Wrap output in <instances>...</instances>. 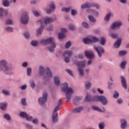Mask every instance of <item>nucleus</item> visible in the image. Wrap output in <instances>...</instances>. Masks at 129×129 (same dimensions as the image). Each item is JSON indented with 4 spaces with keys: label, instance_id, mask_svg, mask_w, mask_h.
Segmentation results:
<instances>
[{
    "label": "nucleus",
    "instance_id": "1",
    "mask_svg": "<svg viewBox=\"0 0 129 129\" xmlns=\"http://www.w3.org/2000/svg\"><path fill=\"white\" fill-rule=\"evenodd\" d=\"M84 44H90L92 43H97V42H100V45L101 46H104L106 43V39L105 38L102 37L99 38L95 36L92 35H88L86 37L83 39Z\"/></svg>",
    "mask_w": 129,
    "mask_h": 129
},
{
    "label": "nucleus",
    "instance_id": "2",
    "mask_svg": "<svg viewBox=\"0 0 129 129\" xmlns=\"http://www.w3.org/2000/svg\"><path fill=\"white\" fill-rule=\"evenodd\" d=\"M61 90L66 93V99L67 102H70L71 100L72 94H74L75 91L73 88L68 87V83H63L61 84Z\"/></svg>",
    "mask_w": 129,
    "mask_h": 129
},
{
    "label": "nucleus",
    "instance_id": "3",
    "mask_svg": "<svg viewBox=\"0 0 129 129\" xmlns=\"http://www.w3.org/2000/svg\"><path fill=\"white\" fill-rule=\"evenodd\" d=\"M9 62L5 59H2L0 60V72H4L5 74H8V75H12L13 74V72L11 71L8 64Z\"/></svg>",
    "mask_w": 129,
    "mask_h": 129
},
{
    "label": "nucleus",
    "instance_id": "4",
    "mask_svg": "<svg viewBox=\"0 0 129 129\" xmlns=\"http://www.w3.org/2000/svg\"><path fill=\"white\" fill-rule=\"evenodd\" d=\"M57 20V18L56 17H45L41 19L37 20L36 21V24L37 25H42L43 24H45V25H48L49 24H51V23H53L55 22Z\"/></svg>",
    "mask_w": 129,
    "mask_h": 129
},
{
    "label": "nucleus",
    "instance_id": "5",
    "mask_svg": "<svg viewBox=\"0 0 129 129\" xmlns=\"http://www.w3.org/2000/svg\"><path fill=\"white\" fill-rule=\"evenodd\" d=\"M56 10V5H55V2L51 1L47 5V8H46L44 11L46 14L50 15L52 13H54Z\"/></svg>",
    "mask_w": 129,
    "mask_h": 129
},
{
    "label": "nucleus",
    "instance_id": "6",
    "mask_svg": "<svg viewBox=\"0 0 129 129\" xmlns=\"http://www.w3.org/2000/svg\"><path fill=\"white\" fill-rule=\"evenodd\" d=\"M29 12L27 11L23 12L20 17V22L21 24H23V25H27L29 22Z\"/></svg>",
    "mask_w": 129,
    "mask_h": 129
},
{
    "label": "nucleus",
    "instance_id": "7",
    "mask_svg": "<svg viewBox=\"0 0 129 129\" xmlns=\"http://www.w3.org/2000/svg\"><path fill=\"white\" fill-rule=\"evenodd\" d=\"M94 50L97 53V55L99 58L101 57L103 54H104V48L101 46H93Z\"/></svg>",
    "mask_w": 129,
    "mask_h": 129
},
{
    "label": "nucleus",
    "instance_id": "8",
    "mask_svg": "<svg viewBox=\"0 0 129 129\" xmlns=\"http://www.w3.org/2000/svg\"><path fill=\"white\" fill-rule=\"evenodd\" d=\"M47 97H48V93L44 92L42 94V96L38 98V103L40 105H44L47 101Z\"/></svg>",
    "mask_w": 129,
    "mask_h": 129
},
{
    "label": "nucleus",
    "instance_id": "9",
    "mask_svg": "<svg viewBox=\"0 0 129 129\" xmlns=\"http://www.w3.org/2000/svg\"><path fill=\"white\" fill-rule=\"evenodd\" d=\"M85 99L87 101H100V96H95L93 98H91L90 95L88 94L86 96Z\"/></svg>",
    "mask_w": 129,
    "mask_h": 129
},
{
    "label": "nucleus",
    "instance_id": "10",
    "mask_svg": "<svg viewBox=\"0 0 129 129\" xmlns=\"http://www.w3.org/2000/svg\"><path fill=\"white\" fill-rule=\"evenodd\" d=\"M122 25V24L120 22H114L110 25V28L112 30L115 31V30L120 29Z\"/></svg>",
    "mask_w": 129,
    "mask_h": 129
},
{
    "label": "nucleus",
    "instance_id": "11",
    "mask_svg": "<svg viewBox=\"0 0 129 129\" xmlns=\"http://www.w3.org/2000/svg\"><path fill=\"white\" fill-rule=\"evenodd\" d=\"M53 41H54V38L50 37L47 38L46 39H42L40 41V43L41 44H42V45H43L44 46H46L47 45H49L50 43H52Z\"/></svg>",
    "mask_w": 129,
    "mask_h": 129
},
{
    "label": "nucleus",
    "instance_id": "12",
    "mask_svg": "<svg viewBox=\"0 0 129 129\" xmlns=\"http://www.w3.org/2000/svg\"><path fill=\"white\" fill-rule=\"evenodd\" d=\"M73 62L74 64H76L78 65V68H84L85 67V65H86V60H83L80 62H77V60H75V59H73Z\"/></svg>",
    "mask_w": 129,
    "mask_h": 129
},
{
    "label": "nucleus",
    "instance_id": "13",
    "mask_svg": "<svg viewBox=\"0 0 129 129\" xmlns=\"http://www.w3.org/2000/svg\"><path fill=\"white\" fill-rule=\"evenodd\" d=\"M46 73V77H43L42 79L45 81H49L50 79L53 77V74H52V72H51L50 69H47Z\"/></svg>",
    "mask_w": 129,
    "mask_h": 129
},
{
    "label": "nucleus",
    "instance_id": "14",
    "mask_svg": "<svg viewBox=\"0 0 129 129\" xmlns=\"http://www.w3.org/2000/svg\"><path fill=\"white\" fill-rule=\"evenodd\" d=\"M120 127L121 129H125L127 127V120L125 118H121L120 119Z\"/></svg>",
    "mask_w": 129,
    "mask_h": 129
},
{
    "label": "nucleus",
    "instance_id": "15",
    "mask_svg": "<svg viewBox=\"0 0 129 129\" xmlns=\"http://www.w3.org/2000/svg\"><path fill=\"white\" fill-rule=\"evenodd\" d=\"M9 15V11L4 9L3 8H0V19L4 18V16L7 17Z\"/></svg>",
    "mask_w": 129,
    "mask_h": 129
},
{
    "label": "nucleus",
    "instance_id": "16",
    "mask_svg": "<svg viewBox=\"0 0 129 129\" xmlns=\"http://www.w3.org/2000/svg\"><path fill=\"white\" fill-rule=\"evenodd\" d=\"M85 55L89 59H93L94 58V53L89 50L85 51Z\"/></svg>",
    "mask_w": 129,
    "mask_h": 129
},
{
    "label": "nucleus",
    "instance_id": "17",
    "mask_svg": "<svg viewBox=\"0 0 129 129\" xmlns=\"http://www.w3.org/2000/svg\"><path fill=\"white\" fill-rule=\"evenodd\" d=\"M46 72V70L45 68L42 66H40L39 67V71H38V75L39 76H44L45 73Z\"/></svg>",
    "mask_w": 129,
    "mask_h": 129
},
{
    "label": "nucleus",
    "instance_id": "18",
    "mask_svg": "<svg viewBox=\"0 0 129 129\" xmlns=\"http://www.w3.org/2000/svg\"><path fill=\"white\" fill-rule=\"evenodd\" d=\"M103 105H107L108 103L107 99L104 96H100V101Z\"/></svg>",
    "mask_w": 129,
    "mask_h": 129
},
{
    "label": "nucleus",
    "instance_id": "19",
    "mask_svg": "<svg viewBox=\"0 0 129 129\" xmlns=\"http://www.w3.org/2000/svg\"><path fill=\"white\" fill-rule=\"evenodd\" d=\"M56 43L54 42H51L49 45L48 46L47 49L49 52H53L54 50H55V48H56Z\"/></svg>",
    "mask_w": 129,
    "mask_h": 129
},
{
    "label": "nucleus",
    "instance_id": "20",
    "mask_svg": "<svg viewBox=\"0 0 129 129\" xmlns=\"http://www.w3.org/2000/svg\"><path fill=\"white\" fill-rule=\"evenodd\" d=\"M120 79L122 87L125 89H127V86L126 85V80H125V78H124L123 76H121Z\"/></svg>",
    "mask_w": 129,
    "mask_h": 129
},
{
    "label": "nucleus",
    "instance_id": "21",
    "mask_svg": "<svg viewBox=\"0 0 129 129\" xmlns=\"http://www.w3.org/2000/svg\"><path fill=\"white\" fill-rule=\"evenodd\" d=\"M73 55V52L72 50H66L63 53H62V56L63 57H71L72 55Z\"/></svg>",
    "mask_w": 129,
    "mask_h": 129
},
{
    "label": "nucleus",
    "instance_id": "22",
    "mask_svg": "<svg viewBox=\"0 0 129 129\" xmlns=\"http://www.w3.org/2000/svg\"><path fill=\"white\" fill-rule=\"evenodd\" d=\"M8 102H3L0 103V109L3 110V111H5L7 110V108H8Z\"/></svg>",
    "mask_w": 129,
    "mask_h": 129
},
{
    "label": "nucleus",
    "instance_id": "23",
    "mask_svg": "<svg viewBox=\"0 0 129 129\" xmlns=\"http://www.w3.org/2000/svg\"><path fill=\"white\" fill-rule=\"evenodd\" d=\"M92 86V84L89 81H87L85 82V88L86 90H89Z\"/></svg>",
    "mask_w": 129,
    "mask_h": 129
},
{
    "label": "nucleus",
    "instance_id": "24",
    "mask_svg": "<svg viewBox=\"0 0 129 129\" xmlns=\"http://www.w3.org/2000/svg\"><path fill=\"white\" fill-rule=\"evenodd\" d=\"M121 41H122L121 38L117 39V41H116L114 43V47L116 48H119L121 44Z\"/></svg>",
    "mask_w": 129,
    "mask_h": 129
},
{
    "label": "nucleus",
    "instance_id": "25",
    "mask_svg": "<svg viewBox=\"0 0 129 129\" xmlns=\"http://www.w3.org/2000/svg\"><path fill=\"white\" fill-rule=\"evenodd\" d=\"M3 118H4L5 120H7V121H11L12 120V116L8 113H6L4 114Z\"/></svg>",
    "mask_w": 129,
    "mask_h": 129
},
{
    "label": "nucleus",
    "instance_id": "26",
    "mask_svg": "<svg viewBox=\"0 0 129 129\" xmlns=\"http://www.w3.org/2000/svg\"><path fill=\"white\" fill-rule=\"evenodd\" d=\"M83 109V106L78 107L77 108H75L73 110V112L74 113H80L81 111H82V110Z\"/></svg>",
    "mask_w": 129,
    "mask_h": 129
},
{
    "label": "nucleus",
    "instance_id": "27",
    "mask_svg": "<svg viewBox=\"0 0 129 129\" xmlns=\"http://www.w3.org/2000/svg\"><path fill=\"white\" fill-rule=\"evenodd\" d=\"M44 29H45V26H44V25H42V24H41L40 28H38L36 30V35L39 36L40 35H41L42 31H43V30H44Z\"/></svg>",
    "mask_w": 129,
    "mask_h": 129
},
{
    "label": "nucleus",
    "instance_id": "28",
    "mask_svg": "<svg viewBox=\"0 0 129 129\" xmlns=\"http://www.w3.org/2000/svg\"><path fill=\"white\" fill-rule=\"evenodd\" d=\"M88 13H91V14H93L94 16L96 17H98L99 16V13H98V11L96 10H92V9H89L87 10Z\"/></svg>",
    "mask_w": 129,
    "mask_h": 129
},
{
    "label": "nucleus",
    "instance_id": "29",
    "mask_svg": "<svg viewBox=\"0 0 129 129\" xmlns=\"http://www.w3.org/2000/svg\"><path fill=\"white\" fill-rule=\"evenodd\" d=\"M53 80L55 85H57V86H59V85H60V78H59V77L55 76L53 78Z\"/></svg>",
    "mask_w": 129,
    "mask_h": 129
},
{
    "label": "nucleus",
    "instance_id": "30",
    "mask_svg": "<svg viewBox=\"0 0 129 129\" xmlns=\"http://www.w3.org/2000/svg\"><path fill=\"white\" fill-rule=\"evenodd\" d=\"M52 118L53 122H57L58 121V113H53Z\"/></svg>",
    "mask_w": 129,
    "mask_h": 129
},
{
    "label": "nucleus",
    "instance_id": "31",
    "mask_svg": "<svg viewBox=\"0 0 129 129\" xmlns=\"http://www.w3.org/2000/svg\"><path fill=\"white\" fill-rule=\"evenodd\" d=\"M83 58H84V54H83V53H79L78 55H76L75 57L73 58V59H75L77 61L78 59H83Z\"/></svg>",
    "mask_w": 129,
    "mask_h": 129
},
{
    "label": "nucleus",
    "instance_id": "32",
    "mask_svg": "<svg viewBox=\"0 0 129 129\" xmlns=\"http://www.w3.org/2000/svg\"><path fill=\"white\" fill-rule=\"evenodd\" d=\"M111 17V13H107L104 18L105 22H109L110 18Z\"/></svg>",
    "mask_w": 129,
    "mask_h": 129
},
{
    "label": "nucleus",
    "instance_id": "33",
    "mask_svg": "<svg viewBox=\"0 0 129 129\" xmlns=\"http://www.w3.org/2000/svg\"><path fill=\"white\" fill-rule=\"evenodd\" d=\"M2 5L5 8H9L10 7V1L9 0H3Z\"/></svg>",
    "mask_w": 129,
    "mask_h": 129
},
{
    "label": "nucleus",
    "instance_id": "34",
    "mask_svg": "<svg viewBox=\"0 0 129 129\" xmlns=\"http://www.w3.org/2000/svg\"><path fill=\"white\" fill-rule=\"evenodd\" d=\"M78 73L81 77H83L84 76V70L82 68H78Z\"/></svg>",
    "mask_w": 129,
    "mask_h": 129
},
{
    "label": "nucleus",
    "instance_id": "35",
    "mask_svg": "<svg viewBox=\"0 0 129 129\" xmlns=\"http://www.w3.org/2000/svg\"><path fill=\"white\" fill-rule=\"evenodd\" d=\"M82 99V97L76 96L74 99V103L76 105H77V103L79 102L80 100Z\"/></svg>",
    "mask_w": 129,
    "mask_h": 129
},
{
    "label": "nucleus",
    "instance_id": "36",
    "mask_svg": "<svg viewBox=\"0 0 129 129\" xmlns=\"http://www.w3.org/2000/svg\"><path fill=\"white\" fill-rule=\"evenodd\" d=\"M127 62L125 60H123L120 64V67L121 69H125V66H126Z\"/></svg>",
    "mask_w": 129,
    "mask_h": 129
},
{
    "label": "nucleus",
    "instance_id": "37",
    "mask_svg": "<svg viewBox=\"0 0 129 129\" xmlns=\"http://www.w3.org/2000/svg\"><path fill=\"white\" fill-rule=\"evenodd\" d=\"M92 109L93 110H96V111H98L99 112H103V111L101 109L96 106H92Z\"/></svg>",
    "mask_w": 129,
    "mask_h": 129
},
{
    "label": "nucleus",
    "instance_id": "38",
    "mask_svg": "<svg viewBox=\"0 0 129 129\" xmlns=\"http://www.w3.org/2000/svg\"><path fill=\"white\" fill-rule=\"evenodd\" d=\"M29 83L30 87L32 89H34V88L36 87V83H35V81H34V80H30L29 81Z\"/></svg>",
    "mask_w": 129,
    "mask_h": 129
},
{
    "label": "nucleus",
    "instance_id": "39",
    "mask_svg": "<svg viewBox=\"0 0 129 129\" xmlns=\"http://www.w3.org/2000/svg\"><path fill=\"white\" fill-rule=\"evenodd\" d=\"M88 18L90 22H91L92 23H96V19L93 16L89 15L88 16Z\"/></svg>",
    "mask_w": 129,
    "mask_h": 129
},
{
    "label": "nucleus",
    "instance_id": "40",
    "mask_svg": "<svg viewBox=\"0 0 129 129\" xmlns=\"http://www.w3.org/2000/svg\"><path fill=\"white\" fill-rule=\"evenodd\" d=\"M61 11L63 13H69V12L71 11V7H69V8L63 7L61 9Z\"/></svg>",
    "mask_w": 129,
    "mask_h": 129
},
{
    "label": "nucleus",
    "instance_id": "41",
    "mask_svg": "<svg viewBox=\"0 0 129 129\" xmlns=\"http://www.w3.org/2000/svg\"><path fill=\"white\" fill-rule=\"evenodd\" d=\"M82 26L83 28H85V29H89L90 26L89 24L87 22H83L82 23Z\"/></svg>",
    "mask_w": 129,
    "mask_h": 129
},
{
    "label": "nucleus",
    "instance_id": "42",
    "mask_svg": "<svg viewBox=\"0 0 129 129\" xmlns=\"http://www.w3.org/2000/svg\"><path fill=\"white\" fill-rule=\"evenodd\" d=\"M68 28L70 30H71V31H75V30H76V27L74 24H69Z\"/></svg>",
    "mask_w": 129,
    "mask_h": 129
},
{
    "label": "nucleus",
    "instance_id": "43",
    "mask_svg": "<svg viewBox=\"0 0 129 129\" xmlns=\"http://www.w3.org/2000/svg\"><path fill=\"white\" fill-rule=\"evenodd\" d=\"M91 6V4H88V3H86L85 4H83L81 8L82 9V10H83L84 9H87L88 8H90Z\"/></svg>",
    "mask_w": 129,
    "mask_h": 129
},
{
    "label": "nucleus",
    "instance_id": "44",
    "mask_svg": "<svg viewBox=\"0 0 129 129\" xmlns=\"http://www.w3.org/2000/svg\"><path fill=\"white\" fill-rule=\"evenodd\" d=\"M27 115H28V113H27V112H24V111L21 112L19 113V116L21 117H22L23 118H26Z\"/></svg>",
    "mask_w": 129,
    "mask_h": 129
},
{
    "label": "nucleus",
    "instance_id": "45",
    "mask_svg": "<svg viewBox=\"0 0 129 129\" xmlns=\"http://www.w3.org/2000/svg\"><path fill=\"white\" fill-rule=\"evenodd\" d=\"M91 7H94V8H96L97 10L100 9V6L97 3H92L91 4Z\"/></svg>",
    "mask_w": 129,
    "mask_h": 129
},
{
    "label": "nucleus",
    "instance_id": "46",
    "mask_svg": "<svg viewBox=\"0 0 129 129\" xmlns=\"http://www.w3.org/2000/svg\"><path fill=\"white\" fill-rule=\"evenodd\" d=\"M32 13L35 17H41V13H40V12H38L37 10H33Z\"/></svg>",
    "mask_w": 129,
    "mask_h": 129
},
{
    "label": "nucleus",
    "instance_id": "47",
    "mask_svg": "<svg viewBox=\"0 0 129 129\" xmlns=\"http://www.w3.org/2000/svg\"><path fill=\"white\" fill-rule=\"evenodd\" d=\"M64 38H66V34L62 32L58 34V39H59V40H62V39H64Z\"/></svg>",
    "mask_w": 129,
    "mask_h": 129
},
{
    "label": "nucleus",
    "instance_id": "48",
    "mask_svg": "<svg viewBox=\"0 0 129 129\" xmlns=\"http://www.w3.org/2000/svg\"><path fill=\"white\" fill-rule=\"evenodd\" d=\"M38 44L39 42H38V41L37 40H32L31 42V45L33 47H37V46H38Z\"/></svg>",
    "mask_w": 129,
    "mask_h": 129
},
{
    "label": "nucleus",
    "instance_id": "49",
    "mask_svg": "<svg viewBox=\"0 0 129 129\" xmlns=\"http://www.w3.org/2000/svg\"><path fill=\"white\" fill-rule=\"evenodd\" d=\"M13 24H14V21H13L12 19H7L6 21V25H13Z\"/></svg>",
    "mask_w": 129,
    "mask_h": 129
},
{
    "label": "nucleus",
    "instance_id": "50",
    "mask_svg": "<svg viewBox=\"0 0 129 129\" xmlns=\"http://www.w3.org/2000/svg\"><path fill=\"white\" fill-rule=\"evenodd\" d=\"M31 74H32V68L28 67L27 68V76H31Z\"/></svg>",
    "mask_w": 129,
    "mask_h": 129
},
{
    "label": "nucleus",
    "instance_id": "51",
    "mask_svg": "<svg viewBox=\"0 0 129 129\" xmlns=\"http://www.w3.org/2000/svg\"><path fill=\"white\" fill-rule=\"evenodd\" d=\"M21 104L24 106H27V99L26 98L21 99Z\"/></svg>",
    "mask_w": 129,
    "mask_h": 129
},
{
    "label": "nucleus",
    "instance_id": "52",
    "mask_svg": "<svg viewBox=\"0 0 129 129\" xmlns=\"http://www.w3.org/2000/svg\"><path fill=\"white\" fill-rule=\"evenodd\" d=\"M23 36L25 39H29L30 38V32L26 31L23 33Z\"/></svg>",
    "mask_w": 129,
    "mask_h": 129
},
{
    "label": "nucleus",
    "instance_id": "53",
    "mask_svg": "<svg viewBox=\"0 0 129 129\" xmlns=\"http://www.w3.org/2000/svg\"><path fill=\"white\" fill-rule=\"evenodd\" d=\"M127 54V51L125 50H121L119 52V56H124V55H126Z\"/></svg>",
    "mask_w": 129,
    "mask_h": 129
},
{
    "label": "nucleus",
    "instance_id": "54",
    "mask_svg": "<svg viewBox=\"0 0 129 129\" xmlns=\"http://www.w3.org/2000/svg\"><path fill=\"white\" fill-rule=\"evenodd\" d=\"M2 93L4 94V95H10L11 94V93H10V91L3 89L2 90Z\"/></svg>",
    "mask_w": 129,
    "mask_h": 129
},
{
    "label": "nucleus",
    "instance_id": "55",
    "mask_svg": "<svg viewBox=\"0 0 129 129\" xmlns=\"http://www.w3.org/2000/svg\"><path fill=\"white\" fill-rule=\"evenodd\" d=\"M77 14H78V12H77V10H74V9H72L71 10V15H72V16H76V15H77Z\"/></svg>",
    "mask_w": 129,
    "mask_h": 129
},
{
    "label": "nucleus",
    "instance_id": "56",
    "mask_svg": "<svg viewBox=\"0 0 129 129\" xmlns=\"http://www.w3.org/2000/svg\"><path fill=\"white\" fill-rule=\"evenodd\" d=\"M70 47H71V41H68L66 43L65 48H66V49H69Z\"/></svg>",
    "mask_w": 129,
    "mask_h": 129
},
{
    "label": "nucleus",
    "instance_id": "57",
    "mask_svg": "<svg viewBox=\"0 0 129 129\" xmlns=\"http://www.w3.org/2000/svg\"><path fill=\"white\" fill-rule=\"evenodd\" d=\"M22 66L23 68H27L29 66V63H28V61H24L22 63Z\"/></svg>",
    "mask_w": 129,
    "mask_h": 129
},
{
    "label": "nucleus",
    "instance_id": "58",
    "mask_svg": "<svg viewBox=\"0 0 129 129\" xmlns=\"http://www.w3.org/2000/svg\"><path fill=\"white\" fill-rule=\"evenodd\" d=\"M98 126L99 129H104L105 125L104 124V123L102 122L99 123Z\"/></svg>",
    "mask_w": 129,
    "mask_h": 129
},
{
    "label": "nucleus",
    "instance_id": "59",
    "mask_svg": "<svg viewBox=\"0 0 129 129\" xmlns=\"http://www.w3.org/2000/svg\"><path fill=\"white\" fill-rule=\"evenodd\" d=\"M66 71L67 73H68V74H69V75H70V76H72V77L74 76L73 73L72 72V71H71V70L66 69Z\"/></svg>",
    "mask_w": 129,
    "mask_h": 129
},
{
    "label": "nucleus",
    "instance_id": "60",
    "mask_svg": "<svg viewBox=\"0 0 129 129\" xmlns=\"http://www.w3.org/2000/svg\"><path fill=\"white\" fill-rule=\"evenodd\" d=\"M7 32H13V28L11 26H8L6 28Z\"/></svg>",
    "mask_w": 129,
    "mask_h": 129
},
{
    "label": "nucleus",
    "instance_id": "61",
    "mask_svg": "<svg viewBox=\"0 0 129 129\" xmlns=\"http://www.w3.org/2000/svg\"><path fill=\"white\" fill-rule=\"evenodd\" d=\"M25 118H26V119L27 120H28V121H31V120H33V116H29V115H28V114H27V115L26 116V117Z\"/></svg>",
    "mask_w": 129,
    "mask_h": 129
},
{
    "label": "nucleus",
    "instance_id": "62",
    "mask_svg": "<svg viewBox=\"0 0 129 129\" xmlns=\"http://www.w3.org/2000/svg\"><path fill=\"white\" fill-rule=\"evenodd\" d=\"M64 62L66 63H69L70 62V57L64 56Z\"/></svg>",
    "mask_w": 129,
    "mask_h": 129
},
{
    "label": "nucleus",
    "instance_id": "63",
    "mask_svg": "<svg viewBox=\"0 0 129 129\" xmlns=\"http://www.w3.org/2000/svg\"><path fill=\"white\" fill-rule=\"evenodd\" d=\"M32 122L34 124H38L39 123V119H38V118L34 119L32 120Z\"/></svg>",
    "mask_w": 129,
    "mask_h": 129
},
{
    "label": "nucleus",
    "instance_id": "64",
    "mask_svg": "<svg viewBox=\"0 0 129 129\" xmlns=\"http://www.w3.org/2000/svg\"><path fill=\"white\" fill-rule=\"evenodd\" d=\"M26 127L28 129H33V126L32 125H30V124L27 123L26 124Z\"/></svg>",
    "mask_w": 129,
    "mask_h": 129
}]
</instances>
